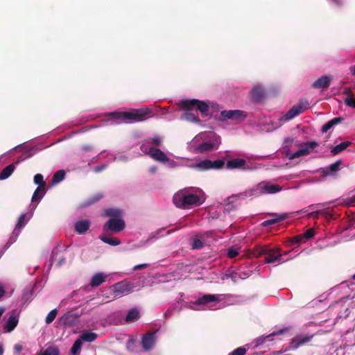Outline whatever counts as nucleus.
<instances>
[{"instance_id": "4468645a", "label": "nucleus", "mask_w": 355, "mask_h": 355, "mask_svg": "<svg viewBox=\"0 0 355 355\" xmlns=\"http://www.w3.org/2000/svg\"><path fill=\"white\" fill-rule=\"evenodd\" d=\"M60 247H56L55 248L52 252H51V263H56V266L58 267H60L61 266H62L65 261H66V259L64 257V256L62 254V250L59 249Z\"/></svg>"}, {"instance_id": "e2e57ef3", "label": "nucleus", "mask_w": 355, "mask_h": 355, "mask_svg": "<svg viewBox=\"0 0 355 355\" xmlns=\"http://www.w3.org/2000/svg\"><path fill=\"white\" fill-rule=\"evenodd\" d=\"M4 293H5V291H4L3 288L1 286H0V298L3 296Z\"/></svg>"}, {"instance_id": "8fccbe9b", "label": "nucleus", "mask_w": 355, "mask_h": 355, "mask_svg": "<svg viewBox=\"0 0 355 355\" xmlns=\"http://www.w3.org/2000/svg\"><path fill=\"white\" fill-rule=\"evenodd\" d=\"M204 246L203 242L198 239H195L192 243V248L193 249H201Z\"/></svg>"}, {"instance_id": "39448f33", "label": "nucleus", "mask_w": 355, "mask_h": 355, "mask_svg": "<svg viewBox=\"0 0 355 355\" xmlns=\"http://www.w3.org/2000/svg\"><path fill=\"white\" fill-rule=\"evenodd\" d=\"M318 146V143L315 141H307L301 145V148L298 150L294 153H288L287 156L288 157L289 159L292 160L299 157L308 155Z\"/></svg>"}, {"instance_id": "ddd939ff", "label": "nucleus", "mask_w": 355, "mask_h": 355, "mask_svg": "<svg viewBox=\"0 0 355 355\" xmlns=\"http://www.w3.org/2000/svg\"><path fill=\"white\" fill-rule=\"evenodd\" d=\"M148 155L155 160L166 162L168 161V157L166 154L159 148L150 147L148 150Z\"/></svg>"}, {"instance_id": "bf43d9fd", "label": "nucleus", "mask_w": 355, "mask_h": 355, "mask_svg": "<svg viewBox=\"0 0 355 355\" xmlns=\"http://www.w3.org/2000/svg\"><path fill=\"white\" fill-rule=\"evenodd\" d=\"M347 205L349 206H353L354 205H355V196H352L349 199Z\"/></svg>"}, {"instance_id": "37998d69", "label": "nucleus", "mask_w": 355, "mask_h": 355, "mask_svg": "<svg viewBox=\"0 0 355 355\" xmlns=\"http://www.w3.org/2000/svg\"><path fill=\"white\" fill-rule=\"evenodd\" d=\"M289 242L291 243V245H294V244H300L302 243H305L306 241L304 239L302 234H300V235H297L295 236L292 237L290 239Z\"/></svg>"}, {"instance_id": "0eeeda50", "label": "nucleus", "mask_w": 355, "mask_h": 355, "mask_svg": "<svg viewBox=\"0 0 355 355\" xmlns=\"http://www.w3.org/2000/svg\"><path fill=\"white\" fill-rule=\"evenodd\" d=\"M133 284L127 281H121L112 286L114 297H119L131 293L133 291Z\"/></svg>"}, {"instance_id": "f257e3e1", "label": "nucleus", "mask_w": 355, "mask_h": 355, "mask_svg": "<svg viewBox=\"0 0 355 355\" xmlns=\"http://www.w3.org/2000/svg\"><path fill=\"white\" fill-rule=\"evenodd\" d=\"M173 202L178 208L189 209L202 205L203 200L198 195L191 193L189 189H184L174 194Z\"/></svg>"}, {"instance_id": "3c124183", "label": "nucleus", "mask_w": 355, "mask_h": 355, "mask_svg": "<svg viewBox=\"0 0 355 355\" xmlns=\"http://www.w3.org/2000/svg\"><path fill=\"white\" fill-rule=\"evenodd\" d=\"M238 254H239V252L237 250H236L233 248L228 249L227 257L229 258L233 259V258L236 257Z\"/></svg>"}, {"instance_id": "a19ab883", "label": "nucleus", "mask_w": 355, "mask_h": 355, "mask_svg": "<svg viewBox=\"0 0 355 355\" xmlns=\"http://www.w3.org/2000/svg\"><path fill=\"white\" fill-rule=\"evenodd\" d=\"M59 352L57 349L53 347H49L46 348L44 351L40 352L37 354V355H58Z\"/></svg>"}, {"instance_id": "864d4df0", "label": "nucleus", "mask_w": 355, "mask_h": 355, "mask_svg": "<svg viewBox=\"0 0 355 355\" xmlns=\"http://www.w3.org/2000/svg\"><path fill=\"white\" fill-rule=\"evenodd\" d=\"M343 93L347 96L346 98H352L354 96V94L349 87H345Z\"/></svg>"}, {"instance_id": "72a5a7b5", "label": "nucleus", "mask_w": 355, "mask_h": 355, "mask_svg": "<svg viewBox=\"0 0 355 355\" xmlns=\"http://www.w3.org/2000/svg\"><path fill=\"white\" fill-rule=\"evenodd\" d=\"M44 190L45 189H43L42 187H37L35 191L33 193V195L32 196V202H38L40 201L43 196L44 195Z\"/></svg>"}, {"instance_id": "c756f323", "label": "nucleus", "mask_w": 355, "mask_h": 355, "mask_svg": "<svg viewBox=\"0 0 355 355\" xmlns=\"http://www.w3.org/2000/svg\"><path fill=\"white\" fill-rule=\"evenodd\" d=\"M97 338V334L96 333L87 331L83 332L80 336V339H81L82 341H85L88 343H92Z\"/></svg>"}, {"instance_id": "338daca9", "label": "nucleus", "mask_w": 355, "mask_h": 355, "mask_svg": "<svg viewBox=\"0 0 355 355\" xmlns=\"http://www.w3.org/2000/svg\"><path fill=\"white\" fill-rule=\"evenodd\" d=\"M156 169H157V168H156V167H155V166L151 167V168H150V171H151L152 173H155V172L156 171Z\"/></svg>"}, {"instance_id": "6e6552de", "label": "nucleus", "mask_w": 355, "mask_h": 355, "mask_svg": "<svg viewBox=\"0 0 355 355\" xmlns=\"http://www.w3.org/2000/svg\"><path fill=\"white\" fill-rule=\"evenodd\" d=\"M125 223L121 218H111L103 225V231L110 230L113 232H120L124 230Z\"/></svg>"}, {"instance_id": "58836bf2", "label": "nucleus", "mask_w": 355, "mask_h": 355, "mask_svg": "<svg viewBox=\"0 0 355 355\" xmlns=\"http://www.w3.org/2000/svg\"><path fill=\"white\" fill-rule=\"evenodd\" d=\"M34 182L38 184V187L45 189L46 182L44 180L43 175L40 173H37L34 176Z\"/></svg>"}, {"instance_id": "a878e982", "label": "nucleus", "mask_w": 355, "mask_h": 355, "mask_svg": "<svg viewBox=\"0 0 355 355\" xmlns=\"http://www.w3.org/2000/svg\"><path fill=\"white\" fill-rule=\"evenodd\" d=\"M352 144L351 141H346L344 142L340 143V144L333 146L331 148V153L332 155H336L343 150H345L348 146H349Z\"/></svg>"}, {"instance_id": "69168bd1", "label": "nucleus", "mask_w": 355, "mask_h": 355, "mask_svg": "<svg viewBox=\"0 0 355 355\" xmlns=\"http://www.w3.org/2000/svg\"><path fill=\"white\" fill-rule=\"evenodd\" d=\"M3 349L1 345H0V355H3Z\"/></svg>"}, {"instance_id": "774afa93", "label": "nucleus", "mask_w": 355, "mask_h": 355, "mask_svg": "<svg viewBox=\"0 0 355 355\" xmlns=\"http://www.w3.org/2000/svg\"><path fill=\"white\" fill-rule=\"evenodd\" d=\"M293 141V140L291 139H287L286 140V143H288V144H291Z\"/></svg>"}, {"instance_id": "423d86ee", "label": "nucleus", "mask_w": 355, "mask_h": 355, "mask_svg": "<svg viewBox=\"0 0 355 355\" xmlns=\"http://www.w3.org/2000/svg\"><path fill=\"white\" fill-rule=\"evenodd\" d=\"M309 103L306 100L301 99L294 105L284 116L285 121H289L301 113L304 112L309 107Z\"/></svg>"}, {"instance_id": "aec40b11", "label": "nucleus", "mask_w": 355, "mask_h": 355, "mask_svg": "<svg viewBox=\"0 0 355 355\" xmlns=\"http://www.w3.org/2000/svg\"><path fill=\"white\" fill-rule=\"evenodd\" d=\"M218 301V298L215 295H204L202 297H199L196 300L194 304L196 305H205L211 302H217Z\"/></svg>"}, {"instance_id": "f704fd0d", "label": "nucleus", "mask_w": 355, "mask_h": 355, "mask_svg": "<svg viewBox=\"0 0 355 355\" xmlns=\"http://www.w3.org/2000/svg\"><path fill=\"white\" fill-rule=\"evenodd\" d=\"M105 216L111 218H120L121 216V211L118 209H107L105 210Z\"/></svg>"}, {"instance_id": "9d476101", "label": "nucleus", "mask_w": 355, "mask_h": 355, "mask_svg": "<svg viewBox=\"0 0 355 355\" xmlns=\"http://www.w3.org/2000/svg\"><path fill=\"white\" fill-rule=\"evenodd\" d=\"M220 120L223 121L226 119L236 121L238 122L243 121L246 114L242 110H223L220 112Z\"/></svg>"}, {"instance_id": "c9c22d12", "label": "nucleus", "mask_w": 355, "mask_h": 355, "mask_svg": "<svg viewBox=\"0 0 355 355\" xmlns=\"http://www.w3.org/2000/svg\"><path fill=\"white\" fill-rule=\"evenodd\" d=\"M83 341L81 340V339L78 338L76 340L71 349V353L73 355L78 354L81 349Z\"/></svg>"}, {"instance_id": "49530a36", "label": "nucleus", "mask_w": 355, "mask_h": 355, "mask_svg": "<svg viewBox=\"0 0 355 355\" xmlns=\"http://www.w3.org/2000/svg\"><path fill=\"white\" fill-rule=\"evenodd\" d=\"M315 235V230L312 228L308 229L303 234V238L305 241L311 239Z\"/></svg>"}, {"instance_id": "ea45409f", "label": "nucleus", "mask_w": 355, "mask_h": 355, "mask_svg": "<svg viewBox=\"0 0 355 355\" xmlns=\"http://www.w3.org/2000/svg\"><path fill=\"white\" fill-rule=\"evenodd\" d=\"M58 314V310L54 309L51 310L46 315L45 319V322L47 324H51L55 319L56 315Z\"/></svg>"}, {"instance_id": "4be33fe9", "label": "nucleus", "mask_w": 355, "mask_h": 355, "mask_svg": "<svg viewBox=\"0 0 355 355\" xmlns=\"http://www.w3.org/2000/svg\"><path fill=\"white\" fill-rule=\"evenodd\" d=\"M344 121V118L339 116L332 119L331 120L327 122L321 128L322 132H326L331 129L335 125L339 124Z\"/></svg>"}, {"instance_id": "4c0bfd02", "label": "nucleus", "mask_w": 355, "mask_h": 355, "mask_svg": "<svg viewBox=\"0 0 355 355\" xmlns=\"http://www.w3.org/2000/svg\"><path fill=\"white\" fill-rule=\"evenodd\" d=\"M214 144L211 143L204 142L198 146V150L200 153L209 152L213 150Z\"/></svg>"}, {"instance_id": "c85d7f7f", "label": "nucleus", "mask_w": 355, "mask_h": 355, "mask_svg": "<svg viewBox=\"0 0 355 355\" xmlns=\"http://www.w3.org/2000/svg\"><path fill=\"white\" fill-rule=\"evenodd\" d=\"M194 168L199 171L212 169V161L205 159L195 164Z\"/></svg>"}, {"instance_id": "6ab92c4d", "label": "nucleus", "mask_w": 355, "mask_h": 355, "mask_svg": "<svg viewBox=\"0 0 355 355\" xmlns=\"http://www.w3.org/2000/svg\"><path fill=\"white\" fill-rule=\"evenodd\" d=\"M246 165V161L244 159H232L227 161L226 166L228 169L243 168Z\"/></svg>"}, {"instance_id": "473e14b6", "label": "nucleus", "mask_w": 355, "mask_h": 355, "mask_svg": "<svg viewBox=\"0 0 355 355\" xmlns=\"http://www.w3.org/2000/svg\"><path fill=\"white\" fill-rule=\"evenodd\" d=\"M15 170V165L13 164H9L6 166L0 173V180H5L8 178L13 173Z\"/></svg>"}, {"instance_id": "052dcab7", "label": "nucleus", "mask_w": 355, "mask_h": 355, "mask_svg": "<svg viewBox=\"0 0 355 355\" xmlns=\"http://www.w3.org/2000/svg\"><path fill=\"white\" fill-rule=\"evenodd\" d=\"M233 209V205L230 203V202H228L225 205V209L227 210V211H230Z\"/></svg>"}, {"instance_id": "0e129e2a", "label": "nucleus", "mask_w": 355, "mask_h": 355, "mask_svg": "<svg viewBox=\"0 0 355 355\" xmlns=\"http://www.w3.org/2000/svg\"><path fill=\"white\" fill-rule=\"evenodd\" d=\"M352 73L353 75H355V65L352 67H351Z\"/></svg>"}, {"instance_id": "393cba45", "label": "nucleus", "mask_w": 355, "mask_h": 355, "mask_svg": "<svg viewBox=\"0 0 355 355\" xmlns=\"http://www.w3.org/2000/svg\"><path fill=\"white\" fill-rule=\"evenodd\" d=\"M18 318L17 316L15 315H10L6 324H5V329H6V331L8 332H11L15 328L17 327V324H18Z\"/></svg>"}, {"instance_id": "2f4dec72", "label": "nucleus", "mask_w": 355, "mask_h": 355, "mask_svg": "<svg viewBox=\"0 0 355 355\" xmlns=\"http://www.w3.org/2000/svg\"><path fill=\"white\" fill-rule=\"evenodd\" d=\"M286 218H287V214H283L275 218L267 220L262 222L261 226L262 227H268L270 225H272L277 223L280 221H282L284 219H286Z\"/></svg>"}, {"instance_id": "1a4fd4ad", "label": "nucleus", "mask_w": 355, "mask_h": 355, "mask_svg": "<svg viewBox=\"0 0 355 355\" xmlns=\"http://www.w3.org/2000/svg\"><path fill=\"white\" fill-rule=\"evenodd\" d=\"M313 337V335H297L291 340L290 345L286 348L285 351H288L289 349H296L298 347L310 342Z\"/></svg>"}, {"instance_id": "7ed1b4c3", "label": "nucleus", "mask_w": 355, "mask_h": 355, "mask_svg": "<svg viewBox=\"0 0 355 355\" xmlns=\"http://www.w3.org/2000/svg\"><path fill=\"white\" fill-rule=\"evenodd\" d=\"M254 257H259L265 255V261L266 263H283L282 254L279 248H270L266 245H259L255 247L252 252Z\"/></svg>"}, {"instance_id": "7c9ffc66", "label": "nucleus", "mask_w": 355, "mask_h": 355, "mask_svg": "<svg viewBox=\"0 0 355 355\" xmlns=\"http://www.w3.org/2000/svg\"><path fill=\"white\" fill-rule=\"evenodd\" d=\"M66 175V173L64 170L57 171L52 177L51 184L55 185L62 181Z\"/></svg>"}, {"instance_id": "f8f14e48", "label": "nucleus", "mask_w": 355, "mask_h": 355, "mask_svg": "<svg viewBox=\"0 0 355 355\" xmlns=\"http://www.w3.org/2000/svg\"><path fill=\"white\" fill-rule=\"evenodd\" d=\"M155 332H148L143 335L141 344L144 351H149L155 345Z\"/></svg>"}, {"instance_id": "09e8293b", "label": "nucleus", "mask_w": 355, "mask_h": 355, "mask_svg": "<svg viewBox=\"0 0 355 355\" xmlns=\"http://www.w3.org/2000/svg\"><path fill=\"white\" fill-rule=\"evenodd\" d=\"M146 142L148 144L152 143L155 146H159L161 145V139L159 137H155L153 138H149L147 140H146Z\"/></svg>"}, {"instance_id": "9b49d317", "label": "nucleus", "mask_w": 355, "mask_h": 355, "mask_svg": "<svg viewBox=\"0 0 355 355\" xmlns=\"http://www.w3.org/2000/svg\"><path fill=\"white\" fill-rule=\"evenodd\" d=\"M257 189L261 194H273L282 191V187L279 184H274L270 182H261Z\"/></svg>"}, {"instance_id": "cd10ccee", "label": "nucleus", "mask_w": 355, "mask_h": 355, "mask_svg": "<svg viewBox=\"0 0 355 355\" xmlns=\"http://www.w3.org/2000/svg\"><path fill=\"white\" fill-rule=\"evenodd\" d=\"M139 318V311L137 309L133 308L128 311L126 317L125 318V321L127 323H130L134 322L135 320Z\"/></svg>"}, {"instance_id": "2eb2a0df", "label": "nucleus", "mask_w": 355, "mask_h": 355, "mask_svg": "<svg viewBox=\"0 0 355 355\" xmlns=\"http://www.w3.org/2000/svg\"><path fill=\"white\" fill-rule=\"evenodd\" d=\"M265 96L263 89L259 85L254 86L250 91V98L252 102L259 103Z\"/></svg>"}, {"instance_id": "f3484780", "label": "nucleus", "mask_w": 355, "mask_h": 355, "mask_svg": "<svg viewBox=\"0 0 355 355\" xmlns=\"http://www.w3.org/2000/svg\"><path fill=\"white\" fill-rule=\"evenodd\" d=\"M30 218L31 216H28L27 214H21L18 218L15 228L13 231V234H15L16 236H18L21 232V229L26 225Z\"/></svg>"}, {"instance_id": "20e7f679", "label": "nucleus", "mask_w": 355, "mask_h": 355, "mask_svg": "<svg viewBox=\"0 0 355 355\" xmlns=\"http://www.w3.org/2000/svg\"><path fill=\"white\" fill-rule=\"evenodd\" d=\"M178 106L186 112L196 109L198 110L203 116H207L209 114V105L203 101L198 99L182 100L179 102Z\"/></svg>"}, {"instance_id": "de8ad7c7", "label": "nucleus", "mask_w": 355, "mask_h": 355, "mask_svg": "<svg viewBox=\"0 0 355 355\" xmlns=\"http://www.w3.org/2000/svg\"><path fill=\"white\" fill-rule=\"evenodd\" d=\"M225 165V162L221 159H217L212 162V168L213 169H220Z\"/></svg>"}, {"instance_id": "c03bdc74", "label": "nucleus", "mask_w": 355, "mask_h": 355, "mask_svg": "<svg viewBox=\"0 0 355 355\" xmlns=\"http://www.w3.org/2000/svg\"><path fill=\"white\" fill-rule=\"evenodd\" d=\"M341 164H342L341 160H338L336 162H334V163L331 164V165H329L328 168L330 170V171L334 175V173H336L338 171L340 170V166L341 165Z\"/></svg>"}, {"instance_id": "412c9836", "label": "nucleus", "mask_w": 355, "mask_h": 355, "mask_svg": "<svg viewBox=\"0 0 355 355\" xmlns=\"http://www.w3.org/2000/svg\"><path fill=\"white\" fill-rule=\"evenodd\" d=\"M288 330V329H280L277 331H273L272 333H271L270 334H269L266 336H259L255 340L256 346L261 345L266 342V340H269L270 338L275 336L282 334Z\"/></svg>"}, {"instance_id": "5fc2aeb1", "label": "nucleus", "mask_w": 355, "mask_h": 355, "mask_svg": "<svg viewBox=\"0 0 355 355\" xmlns=\"http://www.w3.org/2000/svg\"><path fill=\"white\" fill-rule=\"evenodd\" d=\"M321 173L323 178H325L329 175H333V173L330 171L328 167L322 168Z\"/></svg>"}, {"instance_id": "79ce46f5", "label": "nucleus", "mask_w": 355, "mask_h": 355, "mask_svg": "<svg viewBox=\"0 0 355 355\" xmlns=\"http://www.w3.org/2000/svg\"><path fill=\"white\" fill-rule=\"evenodd\" d=\"M103 198V195L101 193H96L95 195L92 196V197H90L87 202H86V204L87 205H92L94 203H96L98 201H99L101 199H102Z\"/></svg>"}, {"instance_id": "5701e85b", "label": "nucleus", "mask_w": 355, "mask_h": 355, "mask_svg": "<svg viewBox=\"0 0 355 355\" xmlns=\"http://www.w3.org/2000/svg\"><path fill=\"white\" fill-rule=\"evenodd\" d=\"M106 276L102 272L95 274L91 279L89 285L92 287H97L105 281Z\"/></svg>"}, {"instance_id": "dca6fc26", "label": "nucleus", "mask_w": 355, "mask_h": 355, "mask_svg": "<svg viewBox=\"0 0 355 355\" xmlns=\"http://www.w3.org/2000/svg\"><path fill=\"white\" fill-rule=\"evenodd\" d=\"M331 80L332 78L331 76H322L312 84V87L314 89L327 88L329 86Z\"/></svg>"}, {"instance_id": "603ef678", "label": "nucleus", "mask_w": 355, "mask_h": 355, "mask_svg": "<svg viewBox=\"0 0 355 355\" xmlns=\"http://www.w3.org/2000/svg\"><path fill=\"white\" fill-rule=\"evenodd\" d=\"M345 103L347 106L355 108V99L354 96L352 98H345Z\"/></svg>"}, {"instance_id": "13d9d810", "label": "nucleus", "mask_w": 355, "mask_h": 355, "mask_svg": "<svg viewBox=\"0 0 355 355\" xmlns=\"http://www.w3.org/2000/svg\"><path fill=\"white\" fill-rule=\"evenodd\" d=\"M147 267H148V264L147 263L139 264V265H136L135 266H134L133 270H141V269L146 268Z\"/></svg>"}, {"instance_id": "bb28decb", "label": "nucleus", "mask_w": 355, "mask_h": 355, "mask_svg": "<svg viewBox=\"0 0 355 355\" xmlns=\"http://www.w3.org/2000/svg\"><path fill=\"white\" fill-rule=\"evenodd\" d=\"M99 239L104 243L112 246H116L121 243V241L118 238L110 237L105 234L100 235Z\"/></svg>"}, {"instance_id": "680f3d73", "label": "nucleus", "mask_w": 355, "mask_h": 355, "mask_svg": "<svg viewBox=\"0 0 355 355\" xmlns=\"http://www.w3.org/2000/svg\"><path fill=\"white\" fill-rule=\"evenodd\" d=\"M14 349L17 352H20L22 349V347L19 345H15Z\"/></svg>"}, {"instance_id": "a18cd8bd", "label": "nucleus", "mask_w": 355, "mask_h": 355, "mask_svg": "<svg viewBox=\"0 0 355 355\" xmlns=\"http://www.w3.org/2000/svg\"><path fill=\"white\" fill-rule=\"evenodd\" d=\"M247 349L245 347H239L229 353L227 355H245Z\"/></svg>"}, {"instance_id": "f03ea898", "label": "nucleus", "mask_w": 355, "mask_h": 355, "mask_svg": "<svg viewBox=\"0 0 355 355\" xmlns=\"http://www.w3.org/2000/svg\"><path fill=\"white\" fill-rule=\"evenodd\" d=\"M151 112L150 108L143 107L140 109L132 110L129 112H112L111 114L115 119H121L125 123H132L146 120Z\"/></svg>"}, {"instance_id": "4d7b16f0", "label": "nucleus", "mask_w": 355, "mask_h": 355, "mask_svg": "<svg viewBox=\"0 0 355 355\" xmlns=\"http://www.w3.org/2000/svg\"><path fill=\"white\" fill-rule=\"evenodd\" d=\"M150 148V147H148V145H146V143L142 144H141V147H140L141 150L143 153H146V154H148V150H149V148Z\"/></svg>"}, {"instance_id": "b1692460", "label": "nucleus", "mask_w": 355, "mask_h": 355, "mask_svg": "<svg viewBox=\"0 0 355 355\" xmlns=\"http://www.w3.org/2000/svg\"><path fill=\"white\" fill-rule=\"evenodd\" d=\"M90 223L87 220H80L76 223L75 230L79 234H84L89 228Z\"/></svg>"}, {"instance_id": "a211bd4d", "label": "nucleus", "mask_w": 355, "mask_h": 355, "mask_svg": "<svg viewBox=\"0 0 355 355\" xmlns=\"http://www.w3.org/2000/svg\"><path fill=\"white\" fill-rule=\"evenodd\" d=\"M59 321L63 326L70 327L74 324L76 315L71 312H67L59 318Z\"/></svg>"}, {"instance_id": "6e6d98bb", "label": "nucleus", "mask_w": 355, "mask_h": 355, "mask_svg": "<svg viewBox=\"0 0 355 355\" xmlns=\"http://www.w3.org/2000/svg\"><path fill=\"white\" fill-rule=\"evenodd\" d=\"M135 345V340L133 338H131L127 343V347L128 349L133 350V347Z\"/></svg>"}, {"instance_id": "e433bc0d", "label": "nucleus", "mask_w": 355, "mask_h": 355, "mask_svg": "<svg viewBox=\"0 0 355 355\" xmlns=\"http://www.w3.org/2000/svg\"><path fill=\"white\" fill-rule=\"evenodd\" d=\"M182 119H184L188 121L194 122L196 123H201V121L194 114L191 113V112H185L182 115Z\"/></svg>"}]
</instances>
